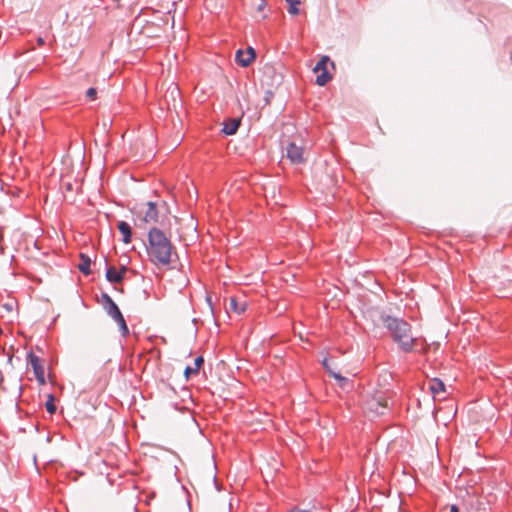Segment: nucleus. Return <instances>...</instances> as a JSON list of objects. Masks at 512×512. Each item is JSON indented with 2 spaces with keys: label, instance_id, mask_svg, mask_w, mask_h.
Returning <instances> with one entry per match:
<instances>
[{
  "label": "nucleus",
  "instance_id": "obj_3",
  "mask_svg": "<svg viewBox=\"0 0 512 512\" xmlns=\"http://www.w3.org/2000/svg\"><path fill=\"white\" fill-rule=\"evenodd\" d=\"M161 247H162V267L164 265H170L169 269L176 270L178 278L180 279V284H183L184 279H183V276L179 269V265H180L179 258H178V255H177L174 247L172 246L171 242L165 237H162ZM163 272H164V270L162 269V273Z\"/></svg>",
  "mask_w": 512,
  "mask_h": 512
},
{
  "label": "nucleus",
  "instance_id": "obj_24",
  "mask_svg": "<svg viewBox=\"0 0 512 512\" xmlns=\"http://www.w3.org/2000/svg\"><path fill=\"white\" fill-rule=\"evenodd\" d=\"M266 6V2L265 1H261L257 7V10L258 11H262Z\"/></svg>",
  "mask_w": 512,
  "mask_h": 512
},
{
  "label": "nucleus",
  "instance_id": "obj_16",
  "mask_svg": "<svg viewBox=\"0 0 512 512\" xmlns=\"http://www.w3.org/2000/svg\"><path fill=\"white\" fill-rule=\"evenodd\" d=\"M239 125L240 119H230L224 124L222 131L226 135H233L236 133Z\"/></svg>",
  "mask_w": 512,
  "mask_h": 512
},
{
  "label": "nucleus",
  "instance_id": "obj_19",
  "mask_svg": "<svg viewBox=\"0 0 512 512\" xmlns=\"http://www.w3.org/2000/svg\"><path fill=\"white\" fill-rule=\"evenodd\" d=\"M168 458H169V463H170V466H171L170 471L173 473L174 470L177 468V463L180 461V459L174 453H169Z\"/></svg>",
  "mask_w": 512,
  "mask_h": 512
},
{
  "label": "nucleus",
  "instance_id": "obj_27",
  "mask_svg": "<svg viewBox=\"0 0 512 512\" xmlns=\"http://www.w3.org/2000/svg\"><path fill=\"white\" fill-rule=\"evenodd\" d=\"M290 512H310L308 510H301V509H292Z\"/></svg>",
  "mask_w": 512,
  "mask_h": 512
},
{
  "label": "nucleus",
  "instance_id": "obj_4",
  "mask_svg": "<svg viewBox=\"0 0 512 512\" xmlns=\"http://www.w3.org/2000/svg\"><path fill=\"white\" fill-rule=\"evenodd\" d=\"M363 406L369 415L379 416L384 414L388 402L382 395H366L363 398Z\"/></svg>",
  "mask_w": 512,
  "mask_h": 512
},
{
  "label": "nucleus",
  "instance_id": "obj_1",
  "mask_svg": "<svg viewBox=\"0 0 512 512\" xmlns=\"http://www.w3.org/2000/svg\"><path fill=\"white\" fill-rule=\"evenodd\" d=\"M139 228L148 231V255L155 264L160 263V230L154 225L158 221V204L149 201L145 204V210L141 212Z\"/></svg>",
  "mask_w": 512,
  "mask_h": 512
},
{
  "label": "nucleus",
  "instance_id": "obj_21",
  "mask_svg": "<svg viewBox=\"0 0 512 512\" xmlns=\"http://www.w3.org/2000/svg\"><path fill=\"white\" fill-rule=\"evenodd\" d=\"M178 0H167V14L171 15L172 12L175 11V7Z\"/></svg>",
  "mask_w": 512,
  "mask_h": 512
},
{
  "label": "nucleus",
  "instance_id": "obj_11",
  "mask_svg": "<svg viewBox=\"0 0 512 512\" xmlns=\"http://www.w3.org/2000/svg\"><path fill=\"white\" fill-rule=\"evenodd\" d=\"M322 364L328 371V373L337 380L339 386L344 388L348 383V379L346 377H343L340 371H336V369L332 367V365L330 364V360L328 358H324Z\"/></svg>",
  "mask_w": 512,
  "mask_h": 512
},
{
  "label": "nucleus",
  "instance_id": "obj_9",
  "mask_svg": "<svg viewBox=\"0 0 512 512\" xmlns=\"http://www.w3.org/2000/svg\"><path fill=\"white\" fill-rule=\"evenodd\" d=\"M429 390L435 400L445 399L446 387L445 384L438 378H434L429 382Z\"/></svg>",
  "mask_w": 512,
  "mask_h": 512
},
{
  "label": "nucleus",
  "instance_id": "obj_15",
  "mask_svg": "<svg viewBox=\"0 0 512 512\" xmlns=\"http://www.w3.org/2000/svg\"><path fill=\"white\" fill-rule=\"evenodd\" d=\"M204 363V359L202 356H199L195 359L194 361V365L192 366H187L185 368V371H184V374H185V377L186 379H189L190 375H195V374H198L199 372V369L201 368V366L203 365Z\"/></svg>",
  "mask_w": 512,
  "mask_h": 512
},
{
  "label": "nucleus",
  "instance_id": "obj_12",
  "mask_svg": "<svg viewBox=\"0 0 512 512\" xmlns=\"http://www.w3.org/2000/svg\"><path fill=\"white\" fill-rule=\"evenodd\" d=\"M126 271L127 268L125 266H123L120 270H117L115 267H110L107 269L106 278L112 283H119L122 281Z\"/></svg>",
  "mask_w": 512,
  "mask_h": 512
},
{
  "label": "nucleus",
  "instance_id": "obj_28",
  "mask_svg": "<svg viewBox=\"0 0 512 512\" xmlns=\"http://www.w3.org/2000/svg\"><path fill=\"white\" fill-rule=\"evenodd\" d=\"M174 26V16H171V27L173 28Z\"/></svg>",
  "mask_w": 512,
  "mask_h": 512
},
{
  "label": "nucleus",
  "instance_id": "obj_17",
  "mask_svg": "<svg viewBox=\"0 0 512 512\" xmlns=\"http://www.w3.org/2000/svg\"><path fill=\"white\" fill-rule=\"evenodd\" d=\"M80 263L78 264V269L85 275H89L91 273L90 265L91 260L85 254H80Z\"/></svg>",
  "mask_w": 512,
  "mask_h": 512
},
{
  "label": "nucleus",
  "instance_id": "obj_23",
  "mask_svg": "<svg viewBox=\"0 0 512 512\" xmlns=\"http://www.w3.org/2000/svg\"><path fill=\"white\" fill-rule=\"evenodd\" d=\"M185 334L187 337V342L188 343L192 342L194 339V330L192 328H190L189 330L185 331Z\"/></svg>",
  "mask_w": 512,
  "mask_h": 512
},
{
  "label": "nucleus",
  "instance_id": "obj_6",
  "mask_svg": "<svg viewBox=\"0 0 512 512\" xmlns=\"http://www.w3.org/2000/svg\"><path fill=\"white\" fill-rule=\"evenodd\" d=\"M104 297L109 304V306L107 308L108 314L118 323V325L120 326L123 333L124 334L127 333L128 328H127L124 317L121 314L118 306L115 304V302L109 296L105 295Z\"/></svg>",
  "mask_w": 512,
  "mask_h": 512
},
{
  "label": "nucleus",
  "instance_id": "obj_7",
  "mask_svg": "<svg viewBox=\"0 0 512 512\" xmlns=\"http://www.w3.org/2000/svg\"><path fill=\"white\" fill-rule=\"evenodd\" d=\"M287 157L293 164H302L306 158L304 156V147L298 146L294 142L287 146Z\"/></svg>",
  "mask_w": 512,
  "mask_h": 512
},
{
  "label": "nucleus",
  "instance_id": "obj_18",
  "mask_svg": "<svg viewBox=\"0 0 512 512\" xmlns=\"http://www.w3.org/2000/svg\"><path fill=\"white\" fill-rule=\"evenodd\" d=\"M288 3H289V13L292 14V15H298L299 14V9H298V6L300 5V1L299 0H286Z\"/></svg>",
  "mask_w": 512,
  "mask_h": 512
},
{
  "label": "nucleus",
  "instance_id": "obj_5",
  "mask_svg": "<svg viewBox=\"0 0 512 512\" xmlns=\"http://www.w3.org/2000/svg\"><path fill=\"white\" fill-rule=\"evenodd\" d=\"M329 62V57L323 56L313 69L314 73L317 74L316 84L319 86L326 85L332 79V75L329 73L327 69V65Z\"/></svg>",
  "mask_w": 512,
  "mask_h": 512
},
{
  "label": "nucleus",
  "instance_id": "obj_20",
  "mask_svg": "<svg viewBox=\"0 0 512 512\" xmlns=\"http://www.w3.org/2000/svg\"><path fill=\"white\" fill-rule=\"evenodd\" d=\"M45 407L47 409V411L50 413V414H53L55 413L56 411V406L54 404V398L52 395H49V399L48 401L45 403Z\"/></svg>",
  "mask_w": 512,
  "mask_h": 512
},
{
  "label": "nucleus",
  "instance_id": "obj_26",
  "mask_svg": "<svg viewBox=\"0 0 512 512\" xmlns=\"http://www.w3.org/2000/svg\"><path fill=\"white\" fill-rule=\"evenodd\" d=\"M37 44H38L39 46L44 45V39H43L42 37H39V38L37 39Z\"/></svg>",
  "mask_w": 512,
  "mask_h": 512
},
{
  "label": "nucleus",
  "instance_id": "obj_10",
  "mask_svg": "<svg viewBox=\"0 0 512 512\" xmlns=\"http://www.w3.org/2000/svg\"><path fill=\"white\" fill-rule=\"evenodd\" d=\"M254 59H255V51L251 47H249L245 51L238 50L237 53H236V61L242 67L249 66L253 62Z\"/></svg>",
  "mask_w": 512,
  "mask_h": 512
},
{
  "label": "nucleus",
  "instance_id": "obj_14",
  "mask_svg": "<svg viewBox=\"0 0 512 512\" xmlns=\"http://www.w3.org/2000/svg\"><path fill=\"white\" fill-rule=\"evenodd\" d=\"M119 232L123 236V242L128 244L131 242L132 231L130 225L125 221H120L117 225Z\"/></svg>",
  "mask_w": 512,
  "mask_h": 512
},
{
  "label": "nucleus",
  "instance_id": "obj_13",
  "mask_svg": "<svg viewBox=\"0 0 512 512\" xmlns=\"http://www.w3.org/2000/svg\"><path fill=\"white\" fill-rule=\"evenodd\" d=\"M247 308V303L246 301L242 300L240 301L238 298L236 297H231L230 300H229V309L233 312H235L236 314H241L243 313Z\"/></svg>",
  "mask_w": 512,
  "mask_h": 512
},
{
  "label": "nucleus",
  "instance_id": "obj_25",
  "mask_svg": "<svg viewBox=\"0 0 512 512\" xmlns=\"http://www.w3.org/2000/svg\"><path fill=\"white\" fill-rule=\"evenodd\" d=\"M450 512H459V508L456 505H451Z\"/></svg>",
  "mask_w": 512,
  "mask_h": 512
},
{
  "label": "nucleus",
  "instance_id": "obj_8",
  "mask_svg": "<svg viewBox=\"0 0 512 512\" xmlns=\"http://www.w3.org/2000/svg\"><path fill=\"white\" fill-rule=\"evenodd\" d=\"M28 359H29L30 365L33 368V371H34L37 381L39 382L40 385H44L46 382L45 381V372H44V367L41 363L40 358L33 353H29Z\"/></svg>",
  "mask_w": 512,
  "mask_h": 512
},
{
  "label": "nucleus",
  "instance_id": "obj_22",
  "mask_svg": "<svg viewBox=\"0 0 512 512\" xmlns=\"http://www.w3.org/2000/svg\"><path fill=\"white\" fill-rule=\"evenodd\" d=\"M86 96L90 99V100H95L96 97H97V90L93 87L89 88L86 92Z\"/></svg>",
  "mask_w": 512,
  "mask_h": 512
},
{
  "label": "nucleus",
  "instance_id": "obj_29",
  "mask_svg": "<svg viewBox=\"0 0 512 512\" xmlns=\"http://www.w3.org/2000/svg\"><path fill=\"white\" fill-rule=\"evenodd\" d=\"M175 91H178V88H177V87H174V88L172 89V94H173Z\"/></svg>",
  "mask_w": 512,
  "mask_h": 512
},
{
  "label": "nucleus",
  "instance_id": "obj_2",
  "mask_svg": "<svg viewBox=\"0 0 512 512\" xmlns=\"http://www.w3.org/2000/svg\"><path fill=\"white\" fill-rule=\"evenodd\" d=\"M383 322L390 331L393 340L403 351L410 352L413 350L416 338L413 337L411 327L407 322L391 316L384 317Z\"/></svg>",
  "mask_w": 512,
  "mask_h": 512
}]
</instances>
